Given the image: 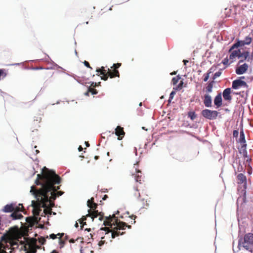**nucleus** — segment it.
I'll return each mask as SVG.
<instances>
[{"mask_svg":"<svg viewBox=\"0 0 253 253\" xmlns=\"http://www.w3.org/2000/svg\"><path fill=\"white\" fill-rule=\"evenodd\" d=\"M60 182V177L54 170L44 167L42 174L37 175L35 182L37 185H41V188L37 190L35 186H32L30 192L35 196L37 200L42 201V207L46 208L48 201H54L56 199V192L60 189V186L56 187L54 185L59 184Z\"/></svg>","mask_w":253,"mask_h":253,"instance_id":"1","label":"nucleus"},{"mask_svg":"<svg viewBox=\"0 0 253 253\" xmlns=\"http://www.w3.org/2000/svg\"><path fill=\"white\" fill-rule=\"evenodd\" d=\"M115 219V222L116 224V226L114 228L113 230H110L109 227L101 228L100 230H104L106 232V234H108L110 232L111 233V236L112 238H115L119 235H122L124 234V232H121V230H123L127 227L130 229L131 226L127 225L126 223L123 221L118 222V219L116 217L115 214H113L112 216L109 215V216L105 217V220L104 221V225L105 226H112V224L115 225V223H112L113 220Z\"/></svg>","mask_w":253,"mask_h":253,"instance_id":"2","label":"nucleus"},{"mask_svg":"<svg viewBox=\"0 0 253 253\" xmlns=\"http://www.w3.org/2000/svg\"><path fill=\"white\" fill-rule=\"evenodd\" d=\"M229 59L230 63L234 62L237 58L240 59L239 64L243 62L245 60H247L248 62L250 61L251 58L249 57L250 52L248 51H245L241 52V50L238 48H232V45L229 50Z\"/></svg>","mask_w":253,"mask_h":253,"instance_id":"3","label":"nucleus"},{"mask_svg":"<svg viewBox=\"0 0 253 253\" xmlns=\"http://www.w3.org/2000/svg\"><path fill=\"white\" fill-rule=\"evenodd\" d=\"M98 205L96 203H94L88 206L90 209L88 211V214L90 217L93 220L94 218L98 217L99 220H102L104 218V214L102 212H99L96 209Z\"/></svg>","mask_w":253,"mask_h":253,"instance_id":"4","label":"nucleus"},{"mask_svg":"<svg viewBox=\"0 0 253 253\" xmlns=\"http://www.w3.org/2000/svg\"><path fill=\"white\" fill-rule=\"evenodd\" d=\"M245 77L242 76L240 78V79L236 80L233 81L232 87L233 89H237L240 88L241 86H243L246 88V90L245 91V93L247 96H248L250 89L249 88V85L247 84V83L244 81L241 80V79H244Z\"/></svg>","mask_w":253,"mask_h":253,"instance_id":"5","label":"nucleus"},{"mask_svg":"<svg viewBox=\"0 0 253 253\" xmlns=\"http://www.w3.org/2000/svg\"><path fill=\"white\" fill-rule=\"evenodd\" d=\"M201 114L204 118L211 120L217 118L219 112L215 110H211L206 109L202 111Z\"/></svg>","mask_w":253,"mask_h":253,"instance_id":"6","label":"nucleus"},{"mask_svg":"<svg viewBox=\"0 0 253 253\" xmlns=\"http://www.w3.org/2000/svg\"><path fill=\"white\" fill-rule=\"evenodd\" d=\"M242 244L243 247L247 250L249 249L250 246H253V234L248 233L246 234Z\"/></svg>","mask_w":253,"mask_h":253,"instance_id":"7","label":"nucleus"},{"mask_svg":"<svg viewBox=\"0 0 253 253\" xmlns=\"http://www.w3.org/2000/svg\"><path fill=\"white\" fill-rule=\"evenodd\" d=\"M19 206L17 207L15 210H14L10 215V217L13 220L20 219L23 217V216L22 215V214L19 212V211H22L23 209V205L22 204H19Z\"/></svg>","mask_w":253,"mask_h":253,"instance_id":"8","label":"nucleus"},{"mask_svg":"<svg viewBox=\"0 0 253 253\" xmlns=\"http://www.w3.org/2000/svg\"><path fill=\"white\" fill-rule=\"evenodd\" d=\"M138 164H136L134 165L133 168L135 170V173H132V175L134 176L136 182L139 183L140 184L142 183V181H143V177L142 176V172L140 170L138 169Z\"/></svg>","mask_w":253,"mask_h":253,"instance_id":"9","label":"nucleus"},{"mask_svg":"<svg viewBox=\"0 0 253 253\" xmlns=\"http://www.w3.org/2000/svg\"><path fill=\"white\" fill-rule=\"evenodd\" d=\"M32 206L34 209L33 210V213L35 215H39L40 211H41V207H42V201H38V200L36 202L32 201Z\"/></svg>","mask_w":253,"mask_h":253,"instance_id":"10","label":"nucleus"},{"mask_svg":"<svg viewBox=\"0 0 253 253\" xmlns=\"http://www.w3.org/2000/svg\"><path fill=\"white\" fill-rule=\"evenodd\" d=\"M9 238L6 235H4L1 237L0 241V253H6L4 249L8 248V246L6 245V247L4 245L3 242L5 244H7L8 242Z\"/></svg>","mask_w":253,"mask_h":253,"instance_id":"11","label":"nucleus"},{"mask_svg":"<svg viewBox=\"0 0 253 253\" xmlns=\"http://www.w3.org/2000/svg\"><path fill=\"white\" fill-rule=\"evenodd\" d=\"M249 68V65L247 63L237 67L235 70V72L237 75H242L245 73Z\"/></svg>","mask_w":253,"mask_h":253,"instance_id":"12","label":"nucleus"},{"mask_svg":"<svg viewBox=\"0 0 253 253\" xmlns=\"http://www.w3.org/2000/svg\"><path fill=\"white\" fill-rule=\"evenodd\" d=\"M96 71L98 73H100L99 75L97 74V75L99 76L100 75H102V76L101 77L102 80L104 81H107L108 80V70H106L105 69L104 67H101V68H97Z\"/></svg>","mask_w":253,"mask_h":253,"instance_id":"13","label":"nucleus"},{"mask_svg":"<svg viewBox=\"0 0 253 253\" xmlns=\"http://www.w3.org/2000/svg\"><path fill=\"white\" fill-rule=\"evenodd\" d=\"M115 133L118 136V140H122L125 136V132L124 131V128L118 126L115 129Z\"/></svg>","mask_w":253,"mask_h":253,"instance_id":"14","label":"nucleus"},{"mask_svg":"<svg viewBox=\"0 0 253 253\" xmlns=\"http://www.w3.org/2000/svg\"><path fill=\"white\" fill-rule=\"evenodd\" d=\"M17 207V206H16L13 203L7 204L3 208L1 211L4 212H12L15 210Z\"/></svg>","mask_w":253,"mask_h":253,"instance_id":"15","label":"nucleus"},{"mask_svg":"<svg viewBox=\"0 0 253 253\" xmlns=\"http://www.w3.org/2000/svg\"><path fill=\"white\" fill-rule=\"evenodd\" d=\"M231 89L230 88H227L223 90V97L225 100L230 102L232 100V96L231 95Z\"/></svg>","mask_w":253,"mask_h":253,"instance_id":"16","label":"nucleus"},{"mask_svg":"<svg viewBox=\"0 0 253 253\" xmlns=\"http://www.w3.org/2000/svg\"><path fill=\"white\" fill-rule=\"evenodd\" d=\"M203 102L206 107H211L212 106V99L211 96L208 94H205Z\"/></svg>","mask_w":253,"mask_h":253,"instance_id":"17","label":"nucleus"},{"mask_svg":"<svg viewBox=\"0 0 253 253\" xmlns=\"http://www.w3.org/2000/svg\"><path fill=\"white\" fill-rule=\"evenodd\" d=\"M214 104L218 108L222 106V96L220 93H218L214 99Z\"/></svg>","mask_w":253,"mask_h":253,"instance_id":"18","label":"nucleus"},{"mask_svg":"<svg viewBox=\"0 0 253 253\" xmlns=\"http://www.w3.org/2000/svg\"><path fill=\"white\" fill-rule=\"evenodd\" d=\"M120 73L118 70L113 69L112 71L108 69V78L110 77V78H113L116 77H119Z\"/></svg>","mask_w":253,"mask_h":253,"instance_id":"19","label":"nucleus"},{"mask_svg":"<svg viewBox=\"0 0 253 253\" xmlns=\"http://www.w3.org/2000/svg\"><path fill=\"white\" fill-rule=\"evenodd\" d=\"M238 183H243L246 182V177L243 173H240L237 176Z\"/></svg>","mask_w":253,"mask_h":253,"instance_id":"20","label":"nucleus"},{"mask_svg":"<svg viewBox=\"0 0 253 253\" xmlns=\"http://www.w3.org/2000/svg\"><path fill=\"white\" fill-rule=\"evenodd\" d=\"M244 41H238L232 45V48H238L245 45Z\"/></svg>","mask_w":253,"mask_h":253,"instance_id":"21","label":"nucleus"},{"mask_svg":"<svg viewBox=\"0 0 253 253\" xmlns=\"http://www.w3.org/2000/svg\"><path fill=\"white\" fill-rule=\"evenodd\" d=\"M42 120V118L41 117H37L36 120H34L32 123V125L35 126L36 129L37 130V128L39 127L40 126L39 125V123L41 122Z\"/></svg>","mask_w":253,"mask_h":253,"instance_id":"22","label":"nucleus"},{"mask_svg":"<svg viewBox=\"0 0 253 253\" xmlns=\"http://www.w3.org/2000/svg\"><path fill=\"white\" fill-rule=\"evenodd\" d=\"M89 93H91L92 95L96 94L97 93V91L96 89L93 87H91L90 86L87 91L84 93L85 95L88 96Z\"/></svg>","mask_w":253,"mask_h":253,"instance_id":"23","label":"nucleus"},{"mask_svg":"<svg viewBox=\"0 0 253 253\" xmlns=\"http://www.w3.org/2000/svg\"><path fill=\"white\" fill-rule=\"evenodd\" d=\"M64 233H58L57 235H55L54 234H51L50 235L49 237L52 239H55L57 238V236H59V239H60V243H63L64 242L62 241L61 240V238L63 236Z\"/></svg>","mask_w":253,"mask_h":253,"instance_id":"24","label":"nucleus"},{"mask_svg":"<svg viewBox=\"0 0 253 253\" xmlns=\"http://www.w3.org/2000/svg\"><path fill=\"white\" fill-rule=\"evenodd\" d=\"M181 79V77L178 75L175 77H173L171 80V84L175 86L179 80Z\"/></svg>","mask_w":253,"mask_h":253,"instance_id":"25","label":"nucleus"},{"mask_svg":"<svg viewBox=\"0 0 253 253\" xmlns=\"http://www.w3.org/2000/svg\"><path fill=\"white\" fill-rule=\"evenodd\" d=\"M183 80L180 81L179 84H177L175 86H174L173 89L174 90H181L183 87Z\"/></svg>","mask_w":253,"mask_h":253,"instance_id":"26","label":"nucleus"},{"mask_svg":"<svg viewBox=\"0 0 253 253\" xmlns=\"http://www.w3.org/2000/svg\"><path fill=\"white\" fill-rule=\"evenodd\" d=\"M188 116L189 118H190V119L191 120L193 121V120H194V119H196V118L197 117V115H196V114L195 113V112L191 111V112H188Z\"/></svg>","mask_w":253,"mask_h":253,"instance_id":"27","label":"nucleus"},{"mask_svg":"<svg viewBox=\"0 0 253 253\" xmlns=\"http://www.w3.org/2000/svg\"><path fill=\"white\" fill-rule=\"evenodd\" d=\"M243 156L247 162H250L251 161V159L248 155L247 152L245 149L243 150Z\"/></svg>","mask_w":253,"mask_h":253,"instance_id":"28","label":"nucleus"},{"mask_svg":"<svg viewBox=\"0 0 253 253\" xmlns=\"http://www.w3.org/2000/svg\"><path fill=\"white\" fill-rule=\"evenodd\" d=\"M134 196L137 198H139L140 196V193L139 192L138 186L134 187Z\"/></svg>","mask_w":253,"mask_h":253,"instance_id":"29","label":"nucleus"},{"mask_svg":"<svg viewBox=\"0 0 253 253\" xmlns=\"http://www.w3.org/2000/svg\"><path fill=\"white\" fill-rule=\"evenodd\" d=\"M244 41L246 45H249L251 43L252 39L251 37H247Z\"/></svg>","mask_w":253,"mask_h":253,"instance_id":"30","label":"nucleus"},{"mask_svg":"<svg viewBox=\"0 0 253 253\" xmlns=\"http://www.w3.org/2000/svg\"><path fill=\"white\" fill-rule=\"evenodd\" d=\"M212 84L211 83H210L206 87V91L208 92H211L212 91Z\"/></svg>","mask_w":253,"mask_h":253,"instance_id":"31","label":"nucleus"},{"mask_svg":"<svg viewBox=\"0 0 253 253\" xmlns=\"http://www.w3.org/2000/svg\"><path fill=\"white\" fill-rule=\"evenodd\" d=\"M87 216H89V215L87 214L86 216H83L80 220V223L83 225L86 224V222H84V221L86 220Z\"/></svg>","mask_w":253,"mask_h":253,"instance_id":"32","label":"nucleus"},{"mask_svg":"<svg viewBox=\"0 0 253 253\" xmlns=\"http://www.w3.org/2000/svg\"><path fill=\"white\" fill-rule=\"evenodd\" d=\"M240 140L241 143L243 142L245 143L246 142L244 134L243 132H240Z\"/></svg>","mask_w":253,"mask_h":253,"instance_id":"33","label":"nucleus"},{"mask_svg":"<svg viewBox=\"0 0 253 253\" xmlns=\"http://www.w3.org/2000/svg\"><path fill=\"white\" fill-rule=\"evenodd\" d=\"M230 60L229 59V58H228V57H226L225 58H224L222 61V63L224 65H225L226 66H227L228 65H229V61Z\"/></svg>","mask_w":253,"mask_h":253,"instance_id":"34","label":"nucleus"},{"mask_svg":"<svg viewBox=\"0 0 253 253\" xmlns=\"http://www.w3.org/2000/svg\"><path fill=\"white\" fill-rule=\"evenodd\" d=\"M211 71H209L208 73H207V74H205L204 75V82H207L209 78V76H210V74H211Z\"/></svg>","mask_w":253,"mask_h":253,"instance_id":"35","label":"nucleus"},{"mask_svg":"<svg viewBox=\"0 0 253 253\" xmlns=\"http://www.w3.org/2000/svg\"><path fill=\"white\" fill-rule=\"evenodd\" d=\"M46 242V240L44 237H40L39 238V242L42 244L43 245Z\"/></svg>","mask_w":253,"mask_h":253,"instance_id":"36","label":"nucleus"},{"mask_svg":"<svg viewBox=\"0 0 253 253\" xmlns=\"http://www.w3.org/2000/svg\"><path fill=\"white\" fill-rule=\"evenodd\" d=\"M94 198L92 197L90 198V199L88 200L87 202V206H90L92 204H94Z\"/></svg>","mask_w":253,"mask_h":253,"instance_id":"37","label":"nucleus"},{"mask_svg":"<svg viewBox=\"0 0 253 253\" xmlns=\"http://www.w3.org/2000/svg\"><path fill=\"white\" fill-rule=\"evenodd\" d=\"M221 74V71H218V72H216V73L214 74V75H213V80H214V79H215L216 78H217V77H218L220 76Z\"/></svg>","mask_w":253,"mask_h":253,"instance_id":"38","label":"nucleus"},{"mask_svg":"<svg viewBox=\"0 0 253 253\" xmlns=\"http://www.w3.org/2000/svg\"><path fill=\"white\" fill-rule=\"evenodd\" d=\"M121 66V63H117V64H114L113 66L111 67V68H113L114 69L117 70L118 68H119Z\"/></svg>","mask_w":253,"mask_h":253,"instance_id":"39","label":"nucleus"},{"mask_svg":"<svg viewBox=\"0 0 253 253\" xmlns=\"http://www.w3.org/2000/svg\"><path fill=\"white\" fill-rule=\"evenodd\" d=\"M9 243L10 244V247H12L13 249L14 248L15 246H16V247H17V246H18V244L16 242H10Z\"/></svg>","mask_w":253,"mask_h":253,"instance_id":"40","label":"nucleus"},{"mask_svg":"<svg viewBox=\"0 0 253 253\" xmlns=\"http://www.w3.org/2000/svg\"><path fill=\"white\" fill-rule=\"evenodd\" d=\"M93 234L91 233H89L87 236L86 237L87 238V241L89 240L90 239H93Z\"/></svg>","mask_w":253,"mask_h":253,"instance_id":"41","label":"nucleus"},{"mask_svg":"<svg viewBox=\"0 0 253 253\" xmlns=\"http://www.w3.org/2000/svg\"><path fill=\"white\" fill-rule=\"evenodd\" d=\"M175 94V92L174 91H172L170 94L169 100L172 99Z\"/></svg>","mask_w":253,"mask_h":253,"instance_id":"42","label":"nucleus"},{"mask_svg":"<svg viewBox=\"0 0 253 253\" xmlns=\"http://www.w3.org/2000/svg\"><path fill=\"white\" fill-rule=\"evenodd\" d=\"M84 63L86 67L91 69V67L90 66L89 63L87 61H84Z\"/></svg>","mask_w":253,"mask_h":253,"instance_id":"43","label":"nucleus"},{"mask_svg":"<svg viewBox=\"0 0 253 253\" xmlns=\"http://www.w3.org/2000/svg\"><path fill=\"white\" fill-rule=\"evenodd\" d=\"M238 171L240 172L243 169L242 166L240 164H239V167L237 169Z\"/></svg>","mask_w":253,"mask_h":253,"instance_id":"44","label":"nucleus"},{"mask_svg":"<svg viewBox=\"0 0 253 253\" xmlns=\"http://www.w3.org/2000/svg\"><path fill=\"white\" fill-rule=\"evenodd\" d=\"M56 193L57 196H61L64 193V192L62 191H58Z\"/></svg>","mask_w":253,"mask_h":253,"instance_id":"45","label":"nucleus"},{"mask_svg":"<svg viewBox=\"0 0 253 253\" xmlns=\"http://www.w3.org/2000/svg\"><path fill=\"white\" fill-rule=\"evenodd\" d=\"M105 243V241H103V240H101L99 243H98V245L99 246H102Z\"/></svg>","mask_w":253,"mask_h":253,"instance_id":"46","label":"nucleus"},{"mask_svg":"<svg viewBox=\"0 0 253 253\" xmlns=\"http://www.w3.org/2000/svg\"><path fill=\"white\" fill-rule=\"evenodd\" d=\"M17 229H18V228L15 227L14 228H11L10 229V231H12L13 230H14V231H17Z\"/></svg>","mask_w":253,"mask_h":253,"instance_id":"47","label":"nucleus"},{"mask_svg":"<svg viewBox=\"0 0 253 253\" xmlns=\"http://www.w3.org/2000/svg\"><path fill=\"white\" fill-rule=\"evenodd\" d=\"M48 202H49L50 207H52L54 206V201H48Z\"/></svg>","mask_w":253,"mask_h":253,"instance_id":"48","label":"nucleus"},{"mask_svg":"<svg viewBox=\"0 0 253 253\" xmlns=\"http://www.w3.org/2000/svg\"><path fill=\"white\" fill-rule=\"evenodd\" d=\"M130 217L131 218V219L134 220L135 218L136 217V216L134 215H132L130 216Z\"/></svg>","mask_w":253,"mask_h":253,"instance_id":"49","label":"nucleus"},{"mask_svg":"<svg viewBox=\"0 0 253 253\" xmlns=\"http://www.w3.org/2000/svg\"><path fill=\"white\" fill-rule=\"evenodd\" d=\"M108 196H107V195H105L103 196V197L102 199H103V200H106V199H107V198H108Z\"/></svg>","mask_w":253,"mask_h":253,"instance_id":"50","label":"nucleus"},{"mask_svg":"<svg viewBox=\"0 0 253 253\" xmlns=\"http://www.w3.org/2000/svg\"><path fill=\"white\" fill-rule=\"evenodd\" d=\"M96 85V83H94L93 82L91 84V86H93V87H94Z\"/></svg>","mask_w":253,"mask_h":253,"instance_id":"51","label":"nucleus"},{"mask_svg":"<svg viewBox=\"0 0 253 253\" xmlns=\"http://www.w3.org/2000/svg\"><path fill=\"white\" fill-rule=\"evenodd\" d=\"M78 150L80 152V151H82L83 150V147L81 146H80L79 148H78Z\"/></svg>","mask_w":253,"mask_h":253,"instance_id":"52","label":"nucleus"},{"mask_svg":"<svg viewBox=\"0 0 253 253\" xmlns=\"http://www.w3.org/2000/svg\"><path fill=\"white\" fill-rule=\"evenodd\" d=\"M177 73V71H173L172 72H171L170 74L171 75H176Z\"/></svg>","mask_w":253,"mask_h":253,"instance_id":"53","label":"nucleus"},{"mask_svg":"<svg viewBox=\"0 0 253 253\" xmlns=\"http://www.w3.org/2000/svg\"><path fill=\"white\" fill-rule=\"evenodd\" d=\"M183 62L184 65H186V63L188 62V61L187 60H183Z\"/></svg>","mask_w":253,"mask_h":253,"instance_id":"54","label":"nucleus"},{"mask_svg":"<svg viewBox=\"0 0 253 253\" xmlns=\"http://www.w3.org/2000/svg\"><path fill=\"white\" fill-rule=\"evenodd\" d=\"M69 242H70V243H75V240H74V239H70V240Z\"/></svg>","mask_w":253,"mask_h":253,"instance_id":"55","label":"nucleus"},{"mask_svg":"<svg viewBox=\"0 0 253 253\" xmlns=\"http://www.w3.org/2000/svg\"><path fill=\"white\" fill-rule=\"evenodd\" d=\"M51 253H59L58 252H57L56 250H53L52 251Z\"/></svg>","mask_w":253,"mask_h":253,"instance_id":"56","label":"nucleus"},{"mask_svg":"<svg viewBox=\"0 0 253 253\" xmlns=\"http://www.w3.org/2000/svg\"><path fill=\"white\" fill-rule=\"evenodd\" d=\"M85 143L86 144V147H89V143L88 142H85Z\"/></svg>","mask_w":253,"mask_h":253,"instance_id":"57","label":"nucleus"},{"mask_svg":"<svg viewBox=\"0 0 253 253\" xmlns=\"http://www.w3.org/2000/svg\"><path fill=\"white\" fill-rule=\"evenodd\" d=\"M86 231H87V232H90V231L91 229H90V228H88H88H86V229L85 230V231H86Z\"/></svg>","mask_w":253,"mask_h":253,"instance_id":"58","label":"nucleus"},{"mask_svg":"<svg viewBox=\"0 0 253 253\" xmlns=\"http://www.w3.org/2000/svg\"><path fill=\"white\" fill-rule=\"evenodd\" d=\"M94 158L95 160H97L99 159V156H95Z\"/></svg>","mask_w":253,"mask_h":253,"instance_id":"59","label":"nucleus"},{"mask_svg":"<svg viewBox=\"0 0 253 253\" xmlns=\"http://www.w3.org/2000/svg\"><path fill=\"white\" fill-rule=\"evenodd\" d=\"M36 249H34V250L33 251V253H36Z\"/></svg>","mask_w":253,"mask_h":253,"instance_id":"60","label":"nucleus"},{"mask_svg":"<svg viewBox=\"0 0 253 253\" xmlns=\"http://www.w3.org/2000/svg\"><path fill=\"white\" fill-rule=\"evenodd\" d=\"M235 132L238 133V132L236 130H234L233 132L234 135H235Z\"/></svg>","mask_w":253,"mask_h":253,"instance_id":"61","label":"nucleus"},{"mask_svg":"<svg viewBox=\"0 0 253 253\" xmlns=\"http://www.w3.org/2000/svg\"><path fill=\"white\" fill-rule=\"evenodd\" d=\"M36 152L37 154H38V153H39V150H37L36 151Z\"/></svg>","mask_w":253,"mask_h":253,"instance_id":"62","label":"nucleus"},{"mask_svg":"<svg viewBox=\"0 0 253 253\" xmlns=\"http://www.w3.org/2000/svg\"><path fill=\"white\" fill-rule=\"evenodd\" d=\"M75 226H76V227H78V223H76Z\"/></svg>","mask_w":253,"mask_h":253,"instance_id":"63","label":"nucleus"},{"mask_svg":"<svg viewBox=\"0 0 253 253\" xmlns=\"http://www.w3.org/2000/svg\"><path fill=\"white\" fill-rule=\"evenodd\" d=\"M142 105V103L140 102V104H139V106H141Z\"/></svg>","mask_w":253,"mask_h":253,"instance_id":"64","label":"nucleus"}]
</instances>
